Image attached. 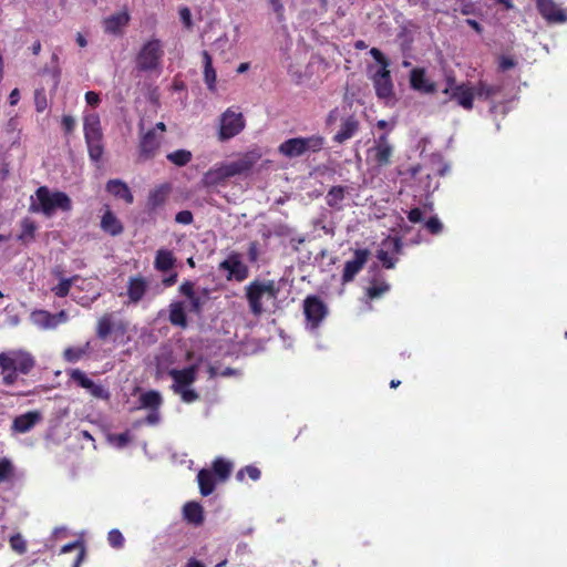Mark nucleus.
Segmentation results:
<instances>
[{"label": "nucleus", "mask_w": 567, "mask_h": 567, "mask_svg": "<svg viewBox=\"0 0 567 567\" xmlns=\"http://www.w3.org/2000/svg\"><path fill=\"white\" fill-rule=\"evenodd\" d=\"M35 367L33 355L23 350H9L0 353L2 383L13 385L18 374H29Z\"/></svg>", "instance_id": "f257e3e1"}, {"label": "nucleus", "mask_w": 567, "mask_h": 567, "mask_svg": "<svg viewBox=\"0 0 567 567\" xmlns=\"http://www.w3.org/2000/svg\"><path fill=\"white\" fill-rule=\"evenodd\" d=\"M34 195L35 200L32 196L29 206L31 213L52 217L56 210L70 212L72 209V200L64 192H52L48 186H40Z\"/></svg>", "instance_id": "f03ea898"}, {"label": "nucleus", "mask_w": 567, "mask_h": 567, "mask_svg": "<svg viewBox=\"0 0 567 567\" xmlns=\"http://www.w3.org/2000/svg\"><path fill=\"white\" fill-rule=\"evenodd\" d=\"M246 299L249 310L254 316H260L264 312L262 298L276 299L279 293V287L274 280H252L245 287Z\"/></svg>", "instance_id": "7ed1b4c3"}, {"label": "nucleus", "mask_w": 567, "mask_h": 567, "mask_svg": "<svg viewBox=\"0 0 567 567\" xmlns=\"http://www.w3.org/2000/svg\"><path fill=\"white\" fill-rule=\"evenodd\" d=\"M324 137L318 134L307 137H292L282 142L278 147V152L288 158H295L302 156L307 152H320L324 146Z\"/></svg>", "instance_id": "20e7f679"}, {"label": "nucleus", "mask_w": 567, "mask_h": 567, "mask_svg": "<svg viewBox=\"0 0 567 567\" xmlns=\"http://www.w3.org/2000/svg\"><path fill=\"white\" fill-rule=\"evenodd\" d=\"M163 56L164 50L161 40H148L136 54V69L141 72L157 71L161 69Z\"/></svg>", "instance_id": "39448f33"}, {"label": "nucleus", "mask_w": 567, "mask_h": 567, "mask_svg": "<svg viewBox=\"0 0 567 567\" xmlns=\"http://www.w3.org/2000/svg\"><path fill=\"white\" fill-rule=\"evenodd\" d=\"M245 127V120L241 113L227 109L220 116L219 138L230 140L238 135Z\"/></svg>", "instance_id": "423d86ee"}, {"label": "nucleus", "mask_w": 567, "mask_h": 567, "mask_svg": "<svg viewBox=\"0 0 567 567\" xmlns=\"http://www.w3.org/2000/svg\"><path fill=\"white\" fill-rule=\"evenodd\" d=\"M172 185L164 183L152 188L145 203V212L154 218L163 209L169 198Z\"/></svg>", "instance_id": "0eeeda50"}, {"label": "nucleus", "mask_w": 567, "mask_h": 567, "mask_svg": "<svg viewBox=\"0 0 567 567\" xmlns=\"http://www.w3.org/2000/svg\"><path fill=\"white\" fill-rule=\"evenodd\" d=\"M303 313L312 329H317L328 315V307L316 295L307 296L303 300Z\"/></svg>", "instance_id": "6e6552de"}, {"label": "nucleus", "mask_w": 567, "mask_h": 567, "mask_svg": "<svg viewBox=\"0 0 567 567\" xmlns=\"http://www.w3.org/2000/svg\"><path fill=\"white\" fill-rule=\"evenodd\" d=\"M371 80L379 100L389 102L394 97V85L389 68H380Z\"/></svg>", "instance_id": "1a4fd4ad"}, {"label": "nucleus", "mask_w": 567, "mask_h": 567, "mask_svg": "<svg viewBox=\"0 0 567 567\" xmlns=\"http://www.w3.org/2000/svg\"><path fill=\"white\" fill-rule=\"evenodd\" d=\"M370 257V251L365 248L355 249L353 251V258L351 260L346 261L342 275L341 282L342 285L349 284L354 280L355 276L364 268Z\"/></svg>", "instance_id": "9d476101"}, {"label": "nucleus", "mask_w": 567, "mask_h": 567, "mask_svg": "<svg viewBox=\"0 0 567 567\" xmlns=\"http://www.w3.org/2000/svg\"><path fill=\"white\" fill-rule=\"evenodd\" d=\"M220 270H226L228 280L244 281L249 276L248 266L245 265L239 254L231 252L225 260L219 264Z\"/></svg>", "instance_id": "9b49d317"}, {"label": "nucleus", "mask_w": 567, "mask_h": 567, "mask_svg": "<svg viewBox=\"0 0 567 567\" xmlns=\"http://www.w3.org/2000/svg\"><path fill=\"white\" fill-rule=\"evenodd\" d=\"M539 14L551 24L566 23L567 13L554 0H536Z\"/></svg>", "instance_id": "f8f14e48"}, {"label": "nucleus", "mask_w": 567, "mask_h": 567, "mask_svg": "<svg viewBox=\"0 0 567 567\" xmlns=\"http://www.w3.org/2000/svg\"><path fill=\"white\" fill-rule=\"evenodd\" d=\"M410 87L422 94H434L436 83L430 80L424 68H413L409 74Z\"/></svg>", "instance_id": "ddd939ff"}, {"label": "nucleus", "mask_w": 567, "mask_h": 567, "mask_svg": "<svg viewBox=\"0 0 567 567\" xmlns=\"http://www.w3.org/2000/svg\"><path fill=\"white\" fill-rule=\"evenodd\" d=\"M369 154H372L373 162L380 167L388 166L391 163L393 146L385 134L379 136L375 145L369 150Z\"/></svg>", "instance_id": "4468645a"}, {"label": "nucleus", "mask_w": 567, "mask_h": 567, "mask_svg": "<svg viewBox=\"0 0 567 567\" xmlns=\"http://www.w3.org/2000/svg\"><path fill=\"white\" fill-rule=\"evenodd\" d=\"M131 16L127 10L111 14L103 19L102 24L105 33L121 35L128 25Z\"/></svg>", "instance_id": "2eb2a0df"}, {"label": "nucleus", "mask_w": 567, "mask_h": 567, "mask_svg": "<svg viewBox=\"0 0 567 567\" xmlns=\"http://www.w3.org/2000/svg\"><path fill=\"white\" fill-rule=\"evenodd\" d=\"M159 148V141L155 134V130L147 131L141 138L138 144V158L142 162L152 159Z\"/></svg>", "instance_id": "dca6fc26"}, {"label": "nucleus", "mask_w": 567, "mask_h": 567, "mask_svg": "<svg viewBox=\"0 0 567 567\" xmlns=\"http://www.w3.org/2000/svg\"><path fill=\"white\" fill-rule=\"evenodd\" d=\"M148 289V281L141 275L128 278L126 286V295L130 303H138Z\"/></svg>", "instance_id": "f3484780"}, {"label": "nucleus", "mask_w": 567, "mask_h": 567, "mask_svg": "<svg viewBox=\"0 0 567 567\" xmlns=\"http://www.w3.org/2000/svg\"><path fill=\"white\" fill-rule=\"evenodd\" d=\"M259 157H260V154H258V153H255V152L247 153L241 158L230 162L228 164H225L227 167V171H228L226 174H229V177H234L236 175L247 173L254 167V165L257 163Z\"/></svg>", "instance_id": "a211bd4d"}, {"label": "nucleus", "mask_w": 567, "mask_h": 567, "mask_svg": "<svg viewBox=\"0 0 567 567\" xmlns=\"http://www.w3.org/2000/svg\"><path fill=\"white\" fill-rule=\"evenodd\" d=\"M259 157H260V154H258V153H255V152L247 153L241 158L230 162L228 164H225L227 167V171H228L226 174H229V177H234L236 175L247 173L254 167V165L257 163Z\"/></svg>", "instance_id": "6ab92c4d"}, {"label": "nucleus", "mask_w": 567, "mask_h": 567, "mask_svg": "<svg viewBox=\"0 0 567 567\" xmlns=\"http://www.w3.org/2000/svg\"><path fill=\"white\" fill-rule=\"evenodd\" d=\"M41 420V412L29 411L13 419L11 430L16 433H27L32 430Z\"/></svg>", "instance_id": "aec40b11"}, {"label": "nucleus", "mask_w": 567, "mask_h": 567, "mask_svg": "<svg viewBox=\"0 0 567 567\" xmlns=\"http://www.w3.org/2000/svg\"><path fill=\"white\" fill-rule=\"evenodd\" d=\"M452 101H455L458 106L466 111H471L474 107V90L470 82H463L458 86H455L453 92Z\"/></svg>", "instance_id": "412c9836"}, {"label": "nucleus", "mask_w": 567, "mask_h": 567, "mask_svg": "<svg viewBox=\"0 0 567 567\" xmlns=\"http://www.w3.org/2000/svg\"><path fill=\"white\" fill-rule=\"evenodd\" d=\"M360 123L354 115H349L343 118L340 130L333 136L336 143L342 144L343 142L352 138L359 131Z\"/></svg>", "instance_id": "4be33fe9"}, {"label": "nucleus", "mask_w": 567, "mask_h": 567, "mask_svg": "<svg viewBox=\"0 0 567 567\" xmlns=\"http://www.w3.org/2000/svg\"><path fill=\"white\" fill-rule=\"evenodd\" d=\"M106 190L116 198L123 199L126 204H133L134 196L127 186L121 179H111L106 183Z\"/></svg>", "instance_id": "5701e85b"}, {"label": "nucleus", "mask_w": 567, "mask_h": 567, "mask_svg": "<svg viewBox=\"0 0 567 567\" xmlns=\"http://www.w3.org/2000/svg\"><path fill=\"white\" fill-rule=\"evenodd\" d=\"M171 377L174 380L173 389L175 390V386H178V389H184L188 385H190L196 380V367L190 365L188 368L182 369V370H172L169 372Z\"/></svg>", "instance_id": "b1692460"}, {"label": "nucleus", "mask_w": 567, "mask_h": 567, "mask_svg": "<svg viewBox=\"0 0 567 567\" xmlns=\"http://www.w3.org/2000/svg\"><path fill=\"white\" fill-rule=\"evenodd\" d=\"M101 228L104 233L113 237L118 236L124 231L122 221L110 209H106L101 218Z\"/></svg>", "instance_id": "393cba45"}, {"label": "nucleus", "mask_w": 567, "mask_h": 567, "mask_svg": "<svg viewBox=\"0 0 567 567\" xmlns=\"http://www.w3.org/2000/svg\"><path fill=\"white\" fill-rule=\"evenodd\" d=\"M227 172L225 164L219 167L210 168L204 174L202 183L205 187H216L230 178L229 174H226Z\"/></svg>", "instance_id": "a878e982"}, {"label": "nucleus", "mask_w": 567, "mask_h": 567, "mask_svg": "<svg viewBox=\"0 0 567 567\" xmlns=\"http://www.w3.org/2000/svg\"><path fill=\"white\" fill-rule=\"evenodd\" d=\"M84 140L103 137L101 120L97 113L86 114L83 121Z\"/></svg>", "instance_id": "bb28decb"}, {"label": "nucleus", "mask_w": 567, "mask_h": 567, "mask_svg": "<svg viewBox=\"0 0 567 567\" xmlns=\"http://www.w3.org/2000/svg\"><path fill=\"white\" fill-rule=\"evenodd\" d=\"M176 258L172 250L161 248L156 251L154 268L161 272H166L174 268Z\"/></svg>", "instance_id": "cd10ccee"}, {"label": "nucleus", "mask_w": 567, "mask_h": 567, "mask_svg": "<svg viewBox=\"0 0 567 567\" xmlns=\"http://www.w3.org/2000/svg\"><path fill=\"white\" fill-rule=\"evenodd\" d=\"M168 320L175 327H187V316L184 302L174 301L169 305Z\"/></svg>", "instance_id": "c85d7f7f"}, {"label": "nucleus", "mask_w": 567, "mask_h": 567, "mask_svg": "<svg viewBox=\"0 0 567 567\" xmlns=\"http://www.w3.org/2000/svg\"><path fill=\"white\" fill-rule=\"evenodd\" d=\"M346 193L347 187L341 185L332 186L326 195V204L334 210H342L343 206L341 203L346 198Z\"/></svg>", "instance_id": "c756f323"}, {"label": "nucleus", "mask_w": 567, "mask_h": 567, "mask_svg": "<svg viewBox=\"0 0 567 567\" xmlns=\"http://www.w3.org/2000/svg\"><path fill=\"white\" fill-rule=\"evenodd\" d=\"M203 63H204V81L207 85V89L212 92L216 90V71L213 66V58L208 53V51L204 50L202 52Z\"/></svg>", "instance_id": "7c9ffc66"}, {"label": "nucleus", "mask_w": 567, "mask_h": 567, "mask_svg": "<svg viewBox=\"0 0 567 567\" xmlns=\"http://www.w3.org/2000/svg\"><path fill=\"white\" fill-rule=\"evenodd\" d=\"M197 481L203 496H208L215 491L216 477L212 471L202 468L197 474Z\"/></svg>", "instance_id": "2f4dec72"}, {"label": "nucleus", "mask_w": 567, "mask_h": 567, "mask_svg": "<svg viewBox=\"0 0 567 567\" xmlns=\"http://www.w3.org/2000/svg\"><path fill=\"white\" fill-rule=\"evenodd\" d=\"M184 518L195 525H200L204 522L203 507L197 502H188L183 508Z\"/></svg>", "instance_id": "473e14b6"}, {"label": "nucleus", "mask_w": 567, "mask_h": 567, "mask_svg": "<svg viewBox=\"0 0 567 567\" xmlns=\"http://www.w3.org/2000/svg\"><path fill=\"white\" fill-rule=\"evenodd\" d=\"M474 99L489 100L491 97L501 93L502 87L499 85L488 84L487 82L480 80L474 86Z\"/></svg>", "instance_id": "72a5a7b5"}, {"label": "nucleus", "mask_w": 567, "mask_h": 567, "mask_svg": "<svg viewBox=\"0 0 567 567\" xmlns=\"http://www.w3.org/2000/svg\"><path fill=\"white\" fill-rule=\"evenodd\" d=\"M140 404L143 409L159 410L163 404V398L156 390H150L141 394Z\"/></svg>", "instance_id": "f704fd0d"}, {"label": "nucleus", "mask_w": 567, "mask_h": 567, "mask_svg": "<svg viewBox=\"0 0 567 567\" xmlns=\"http://www.w3.org/2000/svg\"><path fill=\"white\" fill-rule=\"evenodd\" d=\"M32 322L41 329H55L53 313L47 310H34L31 313Z\"/></svg>", "instance_id": "c9c22d12"}, {"label": "nucleus", "mask_w": 567, "mask_h": 567, "mask_svg": "<svg viewBox=\"0 0 567 567\" xmlns=\"http://www.w3.org/2000/svg\"><path fill=\"white\" fill-rule=\"evenodd\" d=\"M89 157L94 163H100L104 154L103 137L85 140Z\"/></svg>", "instance_id": "e433bc0d"}, {"label": "nucleus", "mask_w": 567, "mask_h": 567, "mask_svg": "<svg viewBox=\"0 0 567 567\" xmlns=\"http://www.w3.org/2000/svg\"><path fill=\"white\" fill-rule=\"evenodd\" d=\"M231 470H233V464L221 457H217L213 462L212 472H213L214 476L217 477L220 482L226 481L230 476Z\"/></svg>", "instance_id": "4c0bfd02"}, {"label": "nucleus", "mask_w": 567, "mask_h": 567, "mask_svg": "<svg viewBox=\"0 0 567 567\" xmlns=\"http://www.w3.org/2000/svg\"><path fill=\"white\" fill-rule=\"evenodd\" d=\"M113 330L112 315H103L96 324V336L101 340H105Z\"/></svg>", "instance_id": "58836bf2"}, {"label": "nucleus", "mask_w": 567, "mask_h": 567, "mask_svg": "<svg viewBox=\"0 0 567 567\" xmlns=\"http://www.w3.org/2000/svg\"><path fill=\"white\" fill-rule=\"evenodd\" d=\"M37 225L33 220L24 218L21 221V233L18 239L24 244L32 241L35 237Z\"/></svg>", "instance_id": "ea45409f"}, {"label": "nucleus", "mask_w": 567, "mask_h": 567, "mask_svg": "<svg viewBox=\"0 0 567 567\" xmlns=\"http://www.w3.org/2000/svg\"><path fill=\"white\" fill-rule=\"evenodd\" d=\"M167 159L178 167L186 166L192 161V153L187 150H177L167 154Z\"/></svg>", "instance_id": "a19ab883"}, {"label": "nucleus", "mask_w": 567, "mask_h": 567, "mask_svg": "<svg viewBox=\"0 0 567 567\" xmlns=\"http://www.w3.org/2000/svg\"><path fill=\"white\" fill-rule=\"evenodd\" d=\"M89 348V342L84 347H69L64 350L63 358L68 362H78L87 353Z\"/></svg>", "instance_id": "79ce46f5"}, {"label": "nucleus", "mask_w": 567, "mask_h": 567, "mask_svg": "<svg viewBox=\"0 0 567 567\" xmlns=\"http://www.w3.org/2000/svg\"><path fill=\"white\" fill-rule=\"evenodd\" d=\"M74 549H79V553H78V556H76V559L73 564V567H79L80 564L83 561L84 559V556H85V548L83 546V544L79 540H75V542H72V543H69V544H65L62 548H61V554H66V553H70Z\"/></svg>", "instance_id": "37998d69"}, {"label": "nucleus", "mask_w": 567, "mask_h": 567, "mask_svg": "<svg viewBox=\"0 0 567 567\" xmlns=\"http://www.w3.org/2000/svg\"><path fill=\"white\" fill-rule=\"evenodd\" d=\"M10 547L19 555H23L28 550L27 542L20 533L12 535L9 538Z\"/></svg>", "instance_id": "c03bdc74"}, {"label": "nucleus", "mask_w": 567, "mask_h": 567, "mask_svg": "<svg viewBox=\"0 0 567 567\" xmlns=\"http://www.w3.org/2000/svg\"><path fill=\"white\" fill-rule=\"evenodd\" d=\"M70 378L74 381L79 386L86 389L91 388L94 383L86 374L80 369H74L70 373Z\"/></svg>", "instance_id": "a18cd8bd"}, {"label": "nucleus", "mask_w": 567, "mask_h": 567, "mask_svg": "<svg viewBox=\"0 0 567 567\" xmlns=\"http://www.w3.org/2000/svg\"><path fill=\"white\" fill-rule=\"evenodd\" d=\"M14 473V467L12 462L7 458H0V483L8 482Z\"/></svg>", "instance_id": "49530a36"}, {"label": "nucleus", "mask_w": 567, "mask_h": 567, "mask_svg": "<svg viewBox=\"0 0 567 567\" xmlns=\"http://www.w3.org/2000/svg\"><path fill=\"white\" fill-rule=\"evenodd\" d=\"M73 280H74V277L62 279L55 287L52 288V291L59 298L66 297L70 292Z\"/></svg>", "instance_id": "de8ad7c7"}, {"label": "nucleus", "mask_w": 567, "mask_h": 567, "mask_svg": "<svg viewBox=\"0 0 567 567\" xmlns=\"http://www.w3.org/2000/svg\"><path fill=\"white\" fill-rule=\"evenodd\" d=\"M390 289V286L382 281V282H373L367 290V295L370 299H375L381 297L384 292H386Z\"/></svg>", "instance_id": "09e8293b"}, {"label": "nucleus", "mask_w": 567, "mask_h": 567, "mask_svg": "<svg viewBox=\"0 0 567 567\" xmlns=\"http://www.w3.org/2000/svg\"><path fill=\"white\" fill-rule=\"evenodd\" d=\"M424 227L431 235H440L443 231V224L437 216L430 217L425 224Z\"/></svg>", "instance_id": "8fccbe9b"}, {"label": "nucleus", "mask_w": 567, "mask_h": 567, "mask_svg": "<svg viewBox=\"0 0 567 567\" xmlns=\"http://www.w3.org/2000/svg\"><path fill=\"white\" fill-rule=\"evenodd\" d=\"M109 544L116 549H120L124 546V536L118 529H112L107 534Z\"/></svg>", "instance_id": "3c124183"}, {"label": "nucleus", "mask_w": 567, "mask_h": 567, "mask_svg": "<svg viewBox=\"0 0 567 567\" xmlns=\"http://www.w3.org/2000/svg\"><path fill=\"white\" fill-rule=\"evenodd\" d=\"M247 474L249 476L250 480L252 481H258L260 478V470L256 466H252V465H247L246 467L241 468L238 473H237V478L239 481H243L244 480V475Z\"/></svg>", "instance_id": "603ef678"}, {"label": "nucleus", "mask_w": 567, "mask_h": 567, "mask_svg": "<svg viewBox=\"0 0 567 567\" xmlns=\"http://www.w3.org/2000/svg\"><path fill=\"white\" fill-rule=\"evenodd\" d=\"M85 390H87L90 394L96 399H110V392L103 385L96 384L95 382L91 388H86Z\"/></svg>", "instance_id": "864d4df0"}, {"label": "nucleus", "mask_w": 567, "mask_h": 567, "mask_svg": "<svg viewBox=\"0 0 567 567\" xmlns=\"http://www.w3.org/2000/svg\"><path fill=\"white\" fill-rule=\"evenodd\" d=\"M34 104L37 112L41 113L47 109V96L43 89H37L34 92Z\"/></svg>", "instance_id": "5fc2aeb1"}, {"label": "nucleus", "mask_w": 567, "mask_h": 567, "mask_svg": "<svg viewBox=\"0 0 567 567\" xmlns=\"http://www.w3.org/2000/svg\"><path fill=\"white\" fill-rule=\"evenodd\" d=\"M377 257L382 262V266L384 268H386V269L394 268L396 259L392 258L386 250H384V249L378 250Z\"/></svg>", "instance_id": "6e6d98bb"}, {"label": "nucleus", "mask_w": 567, "mask_h": 567, "mask_svg": "<svg viewBox=\"0 0 567 567\" xmlns=\"http://www.w3.org/2000/svg\"><path fill=\"white\" fill-rule=\"evenodd\" d=\"M175 392L179 393L182 400L186 403H192L198 399L197 392L192 389H178V386H175Z\"/></svg>", "instance_id": "4d7b16f0"}, {"label": "nucleus", "mask_w": 567, "mask_h": 567, "mask_svg": "<svg viewBox=\"0 0 567 567\" xmlns=\"http://www.w3.org/2000/svg\"><path fill=\"white\" fill-rule=\"evenodd\" d=\"M382 245L389 247L394 254H400L403 246L401 238L390 236L383 240Z\"/></svg>", "instance_id": "13d9d810"}, {"label": "nucleus", "mask_w": 567, "mask_h": 567, "mask_svg": "<svg viewBox=\"0 0 567 567\" xmlns=\"http://www.w3.org/2000/svg\"><path fill=\"white\" fill-rule=\"evenodd\" d=\"M194 221V215L190 210H181L175 215V223L179 225H190Z\"/></svg>", "instance_id": "bf43d9fd"}, {"label": "nucleus", "mask_w": 567, "mask_h": 567, "mask_svg": "<svg viewBox=\"0 0 567 567\" xmlns=\"http://www.w3.org/2000/svg\"><path fill=\"white\" fill-rule=\"evenodd\" d=\"M179 18L187 30L193 28L192 12L188 7H182L178 10Z\"/></svg>", "instance_id": "052dcab7"}, {"label": "nucleus", "mask_w": 567, "mask_h": 567, "mask_svg": "<svg viewBox=\"0 0 567 567\" xmlns=\"http://www.w3.org/2000/svg\"><path fill=\"white\" fill-rule=\"evenodd\" d=\"M370 54L381 65V68L386 69L390 66V61L378 48H372L370 50Z\"/></svg>", "instance_id": "680f3d73"}, {"label": "nucleus", "mask_w": 567, "mask_h": 567, "mask_svg": "<svg viewBox=\"0 0 567 567\" xmlns=\"http://www.w3.org/2000/svg\"><path fill=\"white\" fill-rule=\"evenodd\" d=\"M189 302H190L189 310L196 315H199L203 310V306L205 302L204 299L198 295H194V297L189 298Z\"/></svg>", "instance_id": "e2e57ef3"}, {"label": "nucleus", "mask_w": 567, "mask_h": 567, "mask_svg": "<svg viewBox=\"0 0 567 567\" xmlns=\"http://www.w3.org/2000/svg\"><path fill=\"white\" fill-rule=\"evenodd\" d=\"M61 124L65 134H71L75 128V120L71 115H63Z\"/></svg>", "instance_id": "0e129e2a"}, {"label": "nucleus", "mask_w": 567, "mask_h": 567, "mask_svg": "<svg viewBox=\"0 0 567 567\" xmlns=\"http://www.w3.org/2000/svg\"><path fill=\"white\" fill-rule=\"evenodd\" d=\"M194 286H195V285H194V282H192V281H189V280H185V281L179 286L178 291H179L183 296H185V297H187V298L189 299L190 297H194V295H196V293H195V290H194Z\"/></svg>", "instance_id": "69168bd1"}, {"label": "nucleus", "mask_w": 567, "mask_h": 567, "mask_svg": "<svg viewBox=\"0 0 567 567\" xmlns=\"http://www.w3.org/2000/svg\"><path fill=\"white\" fill-rule=\"evenodd\" d=\"M515 65H516L515 60L513 58L506 56V55H502L501 59H499V62H498V68L502 71L511 70Z\"/></svg>", "instance_id": "338daca9"}, {"label": "nucleus", "mask_w": 567, "mask_h": 567, "mask_svg": "<svg viewBox=\"0 0 567 567\" xmlns=\"http://www.w3.org/2000/svg\"><path fill=\"white\" fill-rule=\"evenodd\" d=\"M408 219L411 223H413V224L422 221L423 220V213H422V210L419 207L412 208L408 213Z\"/></svg>", "instance_id": "774afa93"}]
</instances>
